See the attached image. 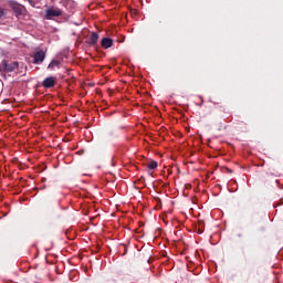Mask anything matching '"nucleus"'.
Masks as SVG:
<instances>
[{
	"instance_id": "7ed1b4c3",
	"label": "nucleus",
	"mask_w": 283,
	"mask_h": 283,
	"mask_svg": "<svg viewBox=\"0 0 283 283\" xmlns=\"http://www.w3.org/2000/svg\"><path fill=\"white\" fill-rule=\"evenodd\" d=\"M45 61V51L39 50L33 53V63L39 65Z\"/></svg>"
},
{
	"instance_id": "6e6552de",
	"label": "nucleus",
	"mask_w": 283,
	"mask_h": 283,
	"mask_svg": "<svg viewBox=\"0 0 283 283\" xmlns=\"http://www.w3.org/2000/svg\"><path fill=\"white\" fill-rule=\"evenodd\" d=\"M54 67H61V62L59 60L51 61L48 66V70H54Z\"/></svg>"
},
{
	"instance_id": "f257e3e1",
	"label": "nucleus",
	"mask_w": 283,
	"mask_h": 283,
	"mask_svg": "<svg viewBox=\"0 0 283 283\" xmlns=\"http://www.w3.org/2000/svg\"><path fill=\"white\" fill-rule=\"evenodd\" d=\"M14 70H19V62L3 60L0 64V72L9 74L10 72H14Z\"/></svg>"
},
{
	"instance_id": "20e7f679",
	"label": "nucleus",
	"mask_w": 283,
	"mask_h": 283,
	"mask_svg": "<svg viewBox=\"0 0 283 283\" xmlns=\"http://www.w3.org/2000/svg\"><path fill=\"white\" fill-rule=\"evenodd\" d=\"M11 10H13L14 14L17 17H21L25 12V7L23 4H20L18 2H11Z\"/></svg>"
},
{
	"instance_id": "423d86ee",
	"label": "nucleus",
	"mask_w": 283,
	"mask_h": 283,
	"mask_svg": "<svg viewBox=\"0 0 283 283\" xmlns=\"http://www.w3.org/2000/svg\"><path fill=\"white\" fill-rule=\"evenodd\" d=\"M101 45L104 48V50H109V48L114 45V40H112V38H104L101 41Z\"/></svg>"
},
{
	"instance_id": "1a4fd4ad",
	"label": "nucleus",
	"mask_w": 283,
	"mask_h": 283,
	"mask_svg": "<svg viewBox=\"0 0 283 283\" xmlns=\"http://www.w3.org/2000/svg\"><path fill=\"white\" fill-rule=\"evenodd\" d=\"M147 167L149 169H157L158 168V163L157 161H150L149 164H147Z\"/></svg>"
},
{
	"instance_id": "0eeeda50",
	"label": "nucleus",
	"mask_w": 283,
	"mask_h": 283,
	"mask_svg": "<svg viewBox=\"0 0 283 283\" xmlns=\"http://www.w3.org/2000/svg\"><path fill=\"white\" fill-rule=\"evenodd\" d=\"M96 43H98V33L92 32L88 40V45H91V48H94Z\"/></svg>"
},
{
	"instance_id": "9d476101",
	"label": "nucleus",
	"mask_w": 283,
	"mask_h": 283,
	"mask_svg": "<svg viewBox=\"0 0 283 283\" xmlns=\"http://www.w3.org/2000/svg\"><path fill=\"white\" fill-rule=\"evenodd\" d=\"M2 17H6V10L0 7V19H2Z\"/></svg>"
},
{
	"instance_id": "ddd939ff",
	"label": "nucleus",
	"mask_w": 283,
	"mask_h": 283,
	"mask_svg": "<svg viewBox=\"0 0 283 283\" xmlns=\"http://www.w3.org/2000/svg\"><path fill=\"white\" fill-rule=\"evenodd\" d=\"M29 3H31V6H32V2H31V0H29Z\"/></svg>"
},
{
	"instance_id": "f03ea898",
	"label": "nucleus",
	"mask_w": 283,
	"mask_h": 283,
	"mask_svg": "<svg viewBox=\"0 0 283 283\" xmlns=\"http://www.w3.org/2000/svg\"><path fill=\"white\" fill-rule=\"evenodd\" d=\"M54 17H63V10L59 9V8H49L45 11V19H48V21L54 19Z\"/></svg>"
},
{
	"instance_id": "39448f33",
	"label": "nucleus",
	"mask_w": 283,
	"mask_h": 283,
	"mask_svg": "<svg viewBox=\"0 0 283 283\" xmlns=\"http://www.w3.org/2000/svg\"><path fill=\"white\" fill-rule=\"evenodd\" d=\"M54 85H56V77L54 76L45 77L42 82V86L45 87V90H50L54 87Z\"/></svg>"
},
{
	"instance_id": "f8f14e48",
	"label": "nucleus",
	"mask_w": 283,
	"mask_h": 283,
	"mask_svg": "<svg viewBox=\"0 0 283 283\" xmlns=\"http://www.w3.org/2000/svg\"><path fill=\"white\" fill-rule=\"evenodd\" d=\"M130 13H132V14H137V13H138V11H136V10H132V11H130Z\"/></svg>"
},
{
	"instance_id": "9b49d317",
	"label": "nucleus",
	"mask_w": 283,
	"mask_h": 283,
	"mask_svg": "<svg viewBox=\"0 0 283 283\" xmlns=\"http://www.w3.org/2000/svg\"><path fill=\"white\" fill-rule=\"evenodd\" d=\"M197 233H205V228H198Z\"/></svg>"
}]
</instances>
